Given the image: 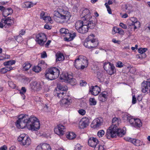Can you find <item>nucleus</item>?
<instances>
[{
  "instance_id": "1",
  "label": "nucleus",
  "mask_w": 150,
  "mask_h": 150,
  "mask_svg": "<svg viewBox=\"0 0 150 150\" xmlns=\"http://www.w3.org/2000/svg\"><path fill=\"white\" fill-rule=\"evenodd\" d=\"M16 126L18 128L23 129L27 127L29 129L37 131L40 128V124L38 119L34 116L30 117L26 115H21L16 122Z\"/></svg>"
},
{
  "instance_id": "2",
  "label": "nucleus",
  "mask_w": 150,
  "mask_h": 150,
  "mask_svg": "<svg viewBox=\"0 0 150 150\" xmlns=\"http://www.w3.org/2000/svg\"><path fill=\"white\" fill-rule=\"evenodd\" d=\"M120 122L121 120L119 119L116 117L113 118L112 125L107 129L106 133V136L108 139L110 138V137H115L117 136L122 137L125 134V131L120 129L118 127Z\"/></svg>"
},
{
  "instance_id": "3",
  "label": "nucleus",
  "mask_w": 150,
  "mask_h": 150,
  "mask_svg": "<svg viewBox=\"0 0 150 150\" xmlns=\"http://www.w3.org/2000/svg\"><path fill=\"white\" fill-rule=\"evenodd\" d=\"M54 20L57 23H63L67 21L71 17L69 12L61 10L60 11H55L54 12Z\"/></svg>"
},
{
  "instance_id": "4",
  "label": "nucleus",
  "mask_w": 150,
  "mask_h": 150,
  "mask_svg": "<svg viewBox=\"0 0 150 150\" xmlns=\"http://www.w3.org/2000/svg\"><path fill=\"white\" fill-rule=\"evenodd\" d=\"M57 94V97L62 99L59 102L62 106L67 108L71 105L72 102V99L69 95H66V93L62 91H58Z\"/></svg>"
},
{
  "instance_id": "5",
  "label": "nucleus",
  "mask_w": 150,
  "mask_h": 150,
  "mask_svg": "<svg viewBox=\"0 0 150 150\" xmlns=\"http://www.w3.org/2000/svg\"><path fill=\"white\" fill-rule=\"evenodd\" d=\"M95 35L93 34L91 35L84 40V46L88 49L94 48L98 45L99 42L97 40L94 38Z\"/></svg>"
},
{
  "instance_id": "6",
  "label": "nucleus",
  "mask_w": 150,
  "mask_h": 150,
  "mask_svg": "<svg viewBox=\"0 0 150 150\" xmlns=\"http://www.w3.org/2000/svg\"><path fill=\"white\" fill-rule=\"evenodd\" d=\"M59 74V69L55 67L51 68L47 70L45 76L46 78L52 80L58 78Z\"/></svg>"
},
{
  "instance_id": "7",
  "label": "nucleus",
  "mask_w": 150,
  "mask_h": 150,
  "mask_svg": "<svg viewBox=\"0 0 150 150\" xmlns=\"http://www.w3.org/2000/svg\"><path fill=\"white\" fill-rule=\"evenodd\" d=\"M88 65V60L86 57L80 56L76 59L74 62V66L78 69H83Z\"/></svg>"
},
{
  "instance_id": "8",
  "label": "nucleus",
  "mask_w": 150,
  "mask_h": 150,
  "mask_svg": "<svg viewBox=\"0 0 150 150\" xmlns=\"http://www.w3.org/2000/svg\"><path fill=\"white\" fill-rule=\"evenodd\" d=\"M86 20L83 19V21H78L75 24L76 29L78 32L82 34H84L88 31V27L86 25Z\"/></svg>"
},
{
  "instance_id": "9",
  "label": "nucleus",
  "mask_w": 150,
  "mask_h": 150,
  "mask_svg": "<svg viewBox=\"0 0 150 150\" xmlns=\"http://www.w3.org/2000/svg\"><path fill=\"white\" fill-rule=\"evenodd\" d=\"M87 13L86 15H84L83 17V19H85L84 20H86V25L88 27V29L90 28V29H93L95 27V24L94 23L93 21H90L89 19L90 16V13L89 12V10L86 9L83 11V13Z\"/></svg>"
},
{
  "instance_id": "10",
  "label": "nucleus",
  "mask_w": 150,
  "mask_h": 150,
  "mask_svg": "<svg viewBox=\"0 0 150 150\" xmlns=\"http://www.w3.org/2000/svg\"><path fill=\"white\" fill-rule=\"evenodd\" d=\"M18 140L20 142V144L23 146L29 145L31 143V140L25 134H21L18 138Z\"/></svg>"
},
{
  "instance_id": "11",
  "label": "nucleus",
  "mask_w": 150,
  "mask_h": 150,
  "mask_svg": "<svg viewBox=\"0 0 150 150\" xmlns=\"http://www.w3.org/2000/svg\"><path fill=\"white\" fill-rule=\"evenodd\" d=\"M35 40L40 45H43L47 40L45 35L43 33H40L36 36Z\"/></svg>"
},
{
  "instance_id": "12",
  "label": "nucleus",
  "mask_w": 150,
  "mask_h": 150,
  "mask_svg": "<svg viewBox=\"0 0 150 150\" xmlns=\"http://www.w3.org/2000/svg\"><path fill=\"white\" fill-rule=\"evenodd\" d=\"M65 127L61 124L57 125L54 128V132L59 135H62L64 134L65 131Z\"/></svg>"
},
{
  "instance_id": "13",
  "label": "nucleus",
  "mask_w": 150,
  "mask_h": 150,
  "mask_svg": "<svg viewBox=\"0 0 150 150\" xmlns=\"http://www.w3.org/2000/svg\"><path fill=\"white\" fill-rule=\"evenodd\" d=\"M0 10L2 12V15L5 17L13 13V10L11 8L6 9L2 6H0Z\"/></svg>"
},
{
  "instance_id": "14",
  "label": "nucleus",
  "mask_w": 150,
  "mask_h": 150,
  "mask_svg": "<svg viewBox=\"0 0 150 150\" xmlns=\"http://www.w3.org/2000/svg\"><path fill=\"white\" fill-rule=\"evenodd\" d=\"M1 21L4 25V26L6 28L9 27L14 23V21L11 17H8L5 18H3Z\"/></svg>"
},
{
  "instance_id": "15",
  "label": "nucleus",
  "mask_w": 150,
  "mask_h": 150,
  "mask_svg": "<svg viewBox=\"0 0 150 150\" xmlns=\"http://www.w3.org/2000/svg\"><path fill=\"white\" fill-rule=\"evenodd\" d=\"M89 123V119L88 118H83L79 122V127L81 129H83L88 125Z\"/></svg>"
},
{
  "instance_id": "16",
  "label": "nucleus",
  "mask_w": 150,
  "mask_h": 150,
  "mask_svg": "<svg viewBox=\"0 0 150 150\" xmlns=\"http://www.w3.org/2000/svg\"><path fill=\"white\" fill-rule=\"evenodd\" d=\"M102 123L101 118H96L93 120L91 125V127L94 128H97L100 126Z\"/></svg>"
},
{
  "instance_id": "17",
  "label": "nucleus",
  "mask_w": 150,
  "mask_h": 150,
  "mask_svg": "<svg viewBox=\"0 0 150 150\" xmlns=\"http://www.w3.org/2000/svg\"><path fill=\"white\" fill-rule=\"evenodd\" d=\"M99 142L96 138L91 137L88 140V145L92 147H95L98 144H99Z\"/></svg>"
},
{
  "instance_id": "18",
  "label": "nucleus",
  "mask_w": 150,
  "mask_h": 150,
  "mask_svg": "<svg viewBox=\"0 0 150 150\" xmlns=\"http://www.w3.org/2000/svg\"><path fill=\"white\" fill-rule=\"evenodd\" d=\"M33 86H32L33 89L36 91H39L43 87L44 83L43 81L36 82H33Z\"/></svg>"
},
{
  "instance_id": "19",
  "label": "nucleus",
  "mask_w": 150,
  "mask_h": 150,
  "mask_svg": "<svg viewBox=\"0 0 150 150\" xmlns=\"http://www.w3.org/2000/svg\"><path fill=\"white\" fill-rule=\"evenodd\" d=\"M100 88L97 85L95 86H92L91 88L90 89V92L91 94L94 96H97L100 92Z\"/></svg>"
},
{
  "instance_id": "20",
  "label": "nucleus",
  "mask_w": 150,
  "mask_h": 150,
  "mask_svg": "<svg viewBox=\"0 0 150 150\" xmlns=\"http://www.w3.org/2000/svg\"><path fill=\"white\" fill-rule=\"evenodd\" d=\"M132 23L130 25L134 26V29H136L137 28H139L140 27V23L139 21H137V18L134 17L132 18Z\"/></svg>"
},
{
  "instance_id": "21",
  "label": "nucleus",
  "mask_w": 150,
  "mask_h": 150,
  "mask_svg": "<svg viewBox=\"0 0 150 150\" xmlns=\"http://www.w3.org/2000/svg\"><path fill=\"white\" fill-rule=\"evenodd\" d=\"M36 150H51L49 145L47 144H44L42 146H38Z\"/></svg>"
},
{
  "instance_id": "22",
  "label": "nucleus",
  "mask_w": 150,
  "mask_h": 150,
  "mask_svg": "<svg viewBox=\"0 0 150 150\" xmlns=\"http://www.w3.org/2000/svg\"><path fill=\"white\" fill-rule=\"evenodd\" d=\"M108 96V93L104 91L99 95L98 98L100 101L105 102Z\"/></svg>"
},
{
  "instance_id": "23",
  "label": "nucleus",
  "mask_w": 150,
  "mask_h": 150,
  "mask_svg": "<svg viewBox=\"0 0 150 150\" xmlns=\"http://www.w3.org/2000/svg\"><path fill=\"white\" fill-rule=\"evenodd\" d=\"M70 76L71 75H69L67 73H63L60 75V78L61 80H64V81L67 83L70 78Z\"/></svg>"
},
{
  "instance_id": "24",
  "label": "nucleus",
  "mask_w": 150,
  "mask_h": 150,
  "mask_svg": "<svg viewBox=\"0 0 150 150\" xmlns=\"http://www.w3.org/2000/svg\"><path fill=\"white\" fill-rule=\"evenodd\" d=\"M56 62L60 61L63 60L64 59V57L62 54L60 53H57L56 54Z\"/></svg>"
},
{
  "instance_id": "25",
  "label": "nucleus",
  "mask_w": 150,
  "mask_h": 150,
  "mask_svg": "<svg viewBox=\"0 0 150 150\" xmlns=\"http://www.w3.org/2000/svg\"><path fill=\"white\" fill-rule=\"evenodd\" d=\"M76 33H74L72 34L69 33L68 34V37H66L64 39L65 40L67 41H69L73 40V38L76 36Z\"/></svg>"
},
{
  "instance_id": "26",
  "label": "nucleus",
  "mask_w": 150,
  "mask_h": 150,
  "mask_svg": "<svg viewBox=\"0 0 150 150\" xmlns=\"http://www.w3.org/2000/svg\"><path fill=\"white\" fill-rule=\"evenodd\" d=\"M15 61L13 60H11L9 61L5 62L3 63L4 66L6 67H11V66L15 64Z\"/></svg>"
},
{
  "instance_id": "27",
  "label": "nucleus",
  "mask_w": 150,
  "mask_h": 150,
  "mask_svg": "<svg viewBox=\"0 0 150 150\" xmlns=\"http://www.w3.org/2000/svg\"><path fill=\"white\" fill-rule=\"evenodd\" d=\"M116 72L115 67L113 64H112L111 65V67H110L109 70L107 71V73L110 75H112L114 74V72Z\"/></svg>"
},
{
  "instance_id": "28",
  "label": "nucleus",
  "mask_w": 150,
  "mask_h": 150,
  "mask_svg": "<svg viewBox=\"0 0 150 150\" xmlns=\"http://www.w3.org/2000/svg\"><path fill=\"white\" fill-rule=\"evenodd\" d=\"M13 69V67H6L4 68L1 69H0V72L2 74H4L8 71H9Z\"/></svg>"
},
{
  "instance_id": "29",
  "label": "nucleus",
  "mask_w": 150,
  "mask_h": 150,
  "mask_svg": "<svg viewBox=\"0 0 150 150\" xmlns=\"http://www.w3.org/2000/svg\"><path fill=\"white\" fill-rule=\"evenodd\" d=\"M125 11L128 13L132 11V6L131 5L127 4L125 5Z\"/></svg>"
},
{
  "instance_id": "30",
  "label": "nucleus",
  "mask_w": 150,
  "mask_h": 150,
  "mask_svg": "<svg viewBox=\"0 0 150 150\" xmlns=\"http://www.w3.org/2000/svg\"><path fill=\"white\" fill-rule=\"evenodd\" d=\"M128 141H130V142H131L133 144L136 146H139L140 145V141L138 139H129Z\"/></svg>"
},
{
  "instance_id": "31",
  "label": "nucleus",
  "mask_w": 150,
  "mask_h": 150,
  "mask_svg": "<svg viewBox=\"0 0 150 150\" xmlns=\"http://www.w3.org/2000/svg\"><path fill=\"white\" fill-rule=\"evenodd\" d=\"M134 121V127H140L142 126V122L139 119H136Z\"/></svg>"
},
{
  "instance_id": "32",
  "label": "nucleus",
  "mask_w": 150,
  "mask_h": 150,
  "mask_svg": "<svg viewBox=\"0 0 150 150\" xmlns=\"http://www.w3.org/2000/svg\"><path fill=\"white\" fill-rule=\"evenodd\" d=\"M59 91H62L64 92H66L68 89L67 87L65 85H59L58 86Z\"/></svg>"
},
{
  "instance_id": "33",
  "label": "nucleus",
  "mask_w": 150,
  "mask_h": 150,
  "mask_svg": "<svg viewBox=\"0 0 150 150\" xmlns=\"http://www.w3.org/2000/svg\"><path fill=\"white\" fill-rule=\"evenodd\" d=\"M76 134L73 132H71L68 134L67 135V138L69 139H73L76 137Z\"/></svg>"
},
{
  "instance_id": "34",
  "label": "nucleus",
  "mask_w": 150,
  "mask_h": 150,
  "mask_svg": "<svg viewBox=\"0 0 150 150\" xmlns=\"http://www.w3.org/2000/svg\"><path fill=\"white\" fill-rule=\"evenodd\" d=\"M112 64L109 62H105L103 65L104 69L107 72L108 70H109L110 67H111V65Z\"/></svg>"
},
{
  "instance_id": "35",
  "label": "nucleus",
  "mask_w": 150,
  "mask_h": 150,
  "mask_svg": "<svg viewBox=\"0 0 150 150\" xmlns=\"http://www.w3.org/2000/svg\"><path fill=\"white\" fill-rule=\"evenodd\" d=\"M70 78L68 80V82L67 83H69L72 85H74L76 82V80L74 78L72 77V76H70Z\"/></svg>"
},
{
  "instance_id": "36",
  "label": "nucleus",
  "mask_w": 150,
  "mask_h": 150,
  "mask_svg": "<svg viewBox=\"0 0 150 150\" xmlns=\"http://www.w3.org/2000/svg\"><path fill=\"white\" fill-rule=\"evenodd\" d=\"M38 64L41 68H42L43 69H45L47 67V64L44 61L42 60L40 61Z\"/></svg>"
},
{
  "instance_id": "37",
  "label": "nucleus",
  "mask_w": 150,
  "mask_h": 150,
  "mask_svg": "<svg viewBox=\"0 0 150 150\" xmlns=\"http://www.w3.org/2000/svg\"><path fill=\"white\" fill-rule=\"evenodd\" d=\"M60 33L62 34H67V36L68 37V34H69V30L68 29L65 28H62L60 29Z\"/></svg>"
},
{
  "instance_id": "38",
  "label": "nucleus",
  "mask_w": 150,
  "mask_h": 150,
  "mask_svg": "<svg viewBox=\"0 0 150 150\" xmlns=\"http://www.w3.org/2000/svg\"><path fill=\"white\" fill-rule=\"evenodd\" d=\"M24 66H23V69L24 70L27 71L31 67V64L28 62H26L24 64Z\"/></svg>"
},
{
  "instance_id": "39",
  "label": "nucleus",
  "mask_w": 150,
  "mask_h": 150,
  "mask_svg": "<svg viewBox=\"0 0 150 150\" xmlns=\"http://www.w3.org/2000/svg\"><path fill=\"white\" fill-rule=\"evenodd\" d=\"M90 105H96L97 101L94 98H90L89 99Z\"/></svg>"
},
{
  "instance_id": "40",
  "label": "nucleus",
  "mask_w": 150,
  "mask_h": 150,
  "mask_svg": "<svg viewBox=\"0 0 150 150\" xmlns=\"http://www.w3.org/2000/svg\"><path fill=\"white\" fill-rule=\"evenodd\" d=\"M33 71L36 72H38L41 70V68L39 65L35 66L33 69Z\"/></svg>"
},
{
  "instance_id": "41",
  "label": "nucleus",
  "mask_w": 150,
  "mask_h": 150,
  "mask_svg": "<svg viewBox=\"0 0 150 150\" xmlns=\"http://www.w3.org/2000/svg\"><path fill=\"white\" fill-rule=\"evenodd\" d=\"M130 115L127 113H125L123 115V118L125 121L128 120L130 118Z\"/></svg>"
},
{
  "instance_id": "42",
  "label": "nucleus",
  "mask_w": 150,
  "mask_h": 150,
  "mask_svg": "<svg viewBox=\"0 0 150 150\" xmlns=\"http://www.w3.org/2000/svg\"><path fill=\"white\" fill-rule=\"evenodd\" d=\"M24 5L26 8H30L33 6V4L30 2H25L24 3Z\"/></svg>"
},
{
  "instance_id": "43",
  "label": "nucleus",
  "mask_w": 150,
  "mask_h": 150,
  "mask_svg": "<svg viewBox=\"0 0 150 150\" xmlns=\"http://www.w3.org/2000/svg\"><path fill=\"white\" fill-rule=\"evenodd\" d=\"M15 39L18 42H20L23 40V38L20 35L16 36L15 38Z\"/></svg>"
},
{
  "instance_id": "44",
  "label": "nucleus",
  "mask_w": 150,
  "mask_h": 150,
  "mask_svg": "<svg viewBox=\"0 0 150 150\" xmlns=\"http://www.w3.org/2000/svg\"><path fill=\"white\" fill-rule=\"evenodd\" d=\"M147 50L146 48H140L138 50V52L141 54L144 53Z\"/></svg>"
},
{
  "instance_id": "45",
  "label": "nucleus",
  "mask_w": 150,
  "mask_h": 150,
  "mask_svg": "<svg viewBox=\"0 0 150 150\" xmlns=\"http://www.w3.org/2000/svg\"><path fill=\"white\" fill-rule=\"evenodd\" d=\"M105 133L104 131L103 130L99 131L97 133L98 136L99 137H102L104 135Z\"/></svg>"
},
{
  "instance_id": "46",
  "label": "nucleus",
  "mask_w": 150,
  "mask_h": 150,
  "mask_svg": "<svg viewBox=\"0 0 150 150\" xmlns=\"http://www.w3.org/2000/svg\"><path fill=\"white\" fill-rule=\"evenodd\" d=\"M82 147L80 144H77L75 145L74 150H80Z\"/></svg>"
},
{
  "instance_id": "47",
  "label": "nucleus",
  "mask_w": 150,
  "mask_h": 150,
  "mask_svg": "<svg viewBox=\"0 0 150 150\" xmlns=\"http://www.w3.org/2000/svg\"><path fill=\"white\" fill-rule=\"evenodd\" d=\"M46 22H50L51 21V17L49 16H45L43 19Z\"/></svg>"
},
{
  "instance_id": "48",
  "label": "nucleus",
  "mask_w": 150,
  "mask_h": 150,
  "mask_svg": "<svg viewBox=\"0 0 150 150\" xmlns=\"http://www.w3.org/2000/svg\"><path fill=\"white\" fill-rule=\"evenodd\" d=\"M135 120V119L133 118L130 117V118L128 120H129V123L132 125L134 126V124Z\"/></svg>"
},
{
  "instance_id": "49",
  "label": "nucleus",
  "mask_w": 150,
  "mask_h": 150,
  "mask_svg": "<svg viewBox=\"0 0 150 150\" xmlns=\"http://www.w3.org/2000/svg\"><path fill=\"white\" fill-rule=\"evenodd\" d=\"M8 84L9 86L12 88H14L16 87L15 85L13 83L12 81H9Z\"/></svg>"
},
{
  "instance_id": "50",
  "label": "nucleus",
  "mask_w": 150,
  "mask_h": 150,
  "mask_svg": "<svg viewBox=\"0 0 150 150\" xmlns=\"http://www.w3.org/2000/svg\"><path fill=\"white\" fill-rule=\"evenodd\" d=\"M78 112L80 115H84L86 113V111L85 110L81 109L78 110Z\"/></svg>"
},
{
  "instance_id": "51",
  "label": "nucleus",
  "mask_w": 150,
  "mask_h": 150,
  "mask_svg": "<svg viewBox=\"0 0 150 150\" xmlns=\"http://www.w3.org/2000/svg\"><path fill=\"white\" fill-rule=\"evenodd\" d=\"M124 64L121 62H118L117 63L116 66L119 68H121L122 67Z\"/></svg>"
},
{
  "instance_id": "52",
  "label": "nucleus",
  "mask_w": 150,
  "mask_h": 150,
  "mask_svg": "<svg viewBox=\"0 0 150 150\" xmlns=\"http://www.w3.org/2000/svg\"><path fill=\"white\" fill-rule=\"evenodd\" d=\"M45 13L43 11H42L40 13V18L44 19V18H45Z\"/></svg>"
},
{
  "instance_id": "53",
  "label": "nucleus",
  "mask_w": 150,
  "mask_h": 150,
  "mask_svg": "<svg viewBox=\"0 0 150 150\" xmlns=\"http://www.w3.org/2000/svg\"><path fill=\"white\" fill-rule=\"evenodd\" d=\"M120 27L124 29H126L127 28V25H126L122 23H120Z\"/></svg>"
},
{
  "instance_id": "54",
  "label": "nucleus",
  "mask_w": 150,
  "mask_h": 150,
  "mask_svg": "<svg viewBox=\"0 0 150 150\" xmlns=\"http://www.w3.org/2000/svg\"><path fill=\"white\" fill-rule=\"evenodd\" d=\"M118 28H113L112 30V33L113 34H115L116 33H117L119 30Z\"/></svg>"
},
{
  "instance_id": "55",
  "label": "nucleus",
  "mask_w": 150,
  "mask_h": 150,
  "mask_svg": "<svg viewBox=\"0 0 150 150\" xmlns=\"http://www.w3.org/2000/svg\"><path fill=\"white\" fill-rule=\"evenodd\" d=\"M86 84V83L84 81H80V85L81 86H85Z\"/></svg>"
},
{
  "instance_id": "56",
  "label": "nucleus",
  "mask_w": 150,
  "mask_h": 150,
  "mask_svg": "<svg viewBox=\"0 0 150 150\" xmlns=\"http://www.w3.org/2000/svg\"><path fill=\"white\" fill-rule=\"evenodd\" d=\"M105 147L103 146H99L98 148V150H105Z\"/></svg>"
},
{
  "instance_id": "57",
  "label": "nucleus",
  "mask_w": 150,
  "mask_h": 150,
  "mask_svg": "<svg viewBox=\"0 0 150 150\" xmlns=\"http://www.w3.org/2000/svg\"><path fill=\"white\" fill-rule=\"evenodd\" d=\"M137 100L136 99L134 96H132V103L134 104L136 103Z\"/></svg>"
},
{
  "instance_id": "58",
  "label": "nucleus",
  "mask_w": 150,
  "mask_h": 150,
  "mask_svg": "<svg viewBox=\"0 0 150 150\" xmlns=\"http://www.w3.org/2000/svg\"><path fill=\"white\" fill-rule=\"evenodd\" d=\"M41 57L42 58H45L47 57V55L45 52L44 51L43 52V53L41 54Z\"/></svg>"
},
{
  "instance_id": "59",
  "label": "nucleus",
  "mask_w": 150,
  "mask_h": 150,
  "mask_svg": "<svg viewBox=\"0 0 150 150\" xmlns=\"http://www.w3.org/2000/svg\"><path fill=\"white\" fill-rule=\"evenodd\" d=\"M112 42L115 43H117L118 44H120V41L119 40H117L115 39H113L112 40Z\"/></svg>"
},
{
  "instance_id": "60",
  "label": "nucleus",
  "mask_w": 150,
  "mask_h": 150,
  "mask_svg": "<svg viewBox=\"0 0 150 150\" xmlns=\"http://www.w3.org/2000/svg\"><path fill=\"white\" fill-rule=\"evenodd\" d=\"M7 149V147L6 145H4L0 148V150H6Z\"/></svg>"
},
{
  "instance_id": "61",
  "label": "nucleus",
  "mask_w": 150,
  "mask_h": 150,
  "mask_svg": "<svg viewBox=\"0 0 150 150\" xmlns=\"http://www.w3.org/2000/svg\"><path fill=\"white\" fill-rule=\"evenodd\" d=\"M117 33L121 35H123L124 34V32L122 29H119Z\"/></svg>"
},
{
  "instance_id": "62",
  "label": "nucleus",
  "mask_w": 150,
  "mask_h": 150,
  "mask_svg": "<svg viewBox=\"0 0 150 150\" xmlns=\"http://www.w3.org/2000/svg\"><path fill=\"white\" fill-rule=\"evenodd\" d=\"M106 8H107V10L108 12V13L110 14H111L112 12L110 7L109 6H107V7Z\"/></svg>"
},
{
  "instance_id": "63",
  "label": "nucleus",
  "mask_w": 150,
  "mask_h": 150,
  "mask_svg": "<svg viewBox=\"0 0 150 150\" xmlns=\"http://www.w3.org/2000/svg\"><path fill=\"white\" fill-rule=\"evenodd\" d=\"M44 28L46 29H51V27L49 25L46 24L44 26Z\"/></svg>"
},
{
  "instance_id": "64",
  "label": "nucleus",
  "mask_w": 150,
  "mask_h": 150,
  "mask_svg": "<svg viewBox=\"0 0 150 150\" xmlns=\"http://www.w3.org/2000/svg\"><path fill=\"white\" fill-rule=\"evenodd\" d=\"M21 91L23 92V93H25L26 91V90L25 87H22Z\"/></svg>"
}]
</instances>
